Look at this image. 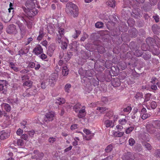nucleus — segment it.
<instances>
[{"mask_svg": "<svg viewBox=\"0 0 160 160\" xmlns=\"http://www.w3.org/2000/svg\"><path fill=\"white\" fill-rule=\"evenodd\" d=\"M78 7L72 2H69L66 5V12L68 14L74 18L77 17L78 15Z\"/></svg>", "mask_w": 160, "mask_h": 160, "instance_id": "obj_1", "label": "nucleus"}, {"mask_svg": "<svg viewBox=\"0 0 160 160\" xmlns=\"http://www.w3.org/2000/svg\"><path fill=\"white\" fill-rule=\"evenodd\" d=\"M55 116L54 112L51 111L48 112L46 113L44 118V120L47 122H52L54 119Z\"/></svg>", "mask_w": 160, "mask_h": 160, "instance_id": "obj_2", "label": "nucleus"}, {"mask_svg": "<svg viewBox=\"0 0 160 160\" xmlns=\"http://www.w3.org/2000/svg\"><path fill=\"white\" fill-rule=\"evenodd\" d=\"M33 153L34 155H32V158L36 159V160H41L44 156V154L38 150H34Z\"/></svg>", "mask_w": 160, "mask_h": 160, "instance_id": "obj_3", "label": "nucleus"}, {"mask_svg": "<svg viewBox=\"0 0 160 160\" xmlns=\"http://www.w3.org/2000/svg\"><path fill=\"white\" fill-rule=\"evenodd\" d=\"M33 52L35 55L38 56L43 52V49L39 44H38L34 48Z\"/></svg>", "mask_w": 160, "mask_h": 160, "instance_id": "obj_4", "label": "nucleus"}, {"mask_svg": "<svg viewBox=\"0 0 160 160\" xmlns=\"http://www.w3.org/2000/svg\"><path fill=\"white\" fill-rule=\"evenodd\" d=\"M122 158V160H134L135 157L132 153L128 152L123 154Z\"/></svg>", "mask_w": 160, "mask_h": 160, "instance_id": "obj_5", "label": "nucleus"}, {"mask_svg": "<svg viewBox=\"0 0 160 160\" xmlns=\"http://www.w3.org/2000/svg\"><path fill=\"white\" fill-rule=\"evenodd\" d=\"M10 135V133L5 130L1 131L0 132V139L4 140L8 138Z\"/></svg>", "mask_w": 160, "mask_h": 160, "instance_id": "obj_6", "label": "nucleus"}, {"mask_svg": "<svg viewBox=\"0 0 160 160\" xmlns=\"http://www.w3.org/2000/svg\"><path fill=\"white\" fill-rule=\"evenodd\" d=\"M7 32L9 34H16L17 32L15 25H9L8 27L6 29Z\"/></svg>", "mask_w": 160, "mask_h": 160, "instance_id": "obj_7", "label": "nucleus"}, {"mask_svg": "<svg viewBox=\"0 0 160 160\" xmlns=\"http://www.w3.org/2000/svg\"><path fill=\"white\" fill-rule=\"evenodd\" d=\"M146 128L147 131L150 133H153L156 131V128L154 125H153V124L152 123L147 124Z\"/></svg>", "mask_w": 160, "mask_h": 160, "instance_id": "obj_8", "label": "nucleus"}, {"mask_svg": "<svg viewBox=\"0 0 160 160\" xmlns=\"http://www.w3.org/2000/svg\"><path fill=\"white\" fill-rule=\"evenodd\" d=\"M7 84L6 80H0V92L2 91L3 93L6 92Z\"/></svg>", "mask_w": 160, "mask_h": 160, "instance_id": "obj_9", "label": "nucleus"}, {"mask_svg": "<svg viewBox=\"0 0 160 160\" xmlns=\"http://www.w3.org/2000/svg\"><path fill=\"white\" fill-rule=\"evenodd\" d=\"M85 109V107L82 106L81 109L78 111V116L79 118H82L86 116V112Z\"/></svg>", "mask_w": 160, "mask_h": 160, "instance_id": "obj_10", "label": "nucleus"}, {"mask_svg": "<svg viewBox=\"0 0 160 160\" xmlns=\"http://www.w3.org/2000/svg\"><path fill=\"white\" fill-rule=\"evenodd\" d=\"M9 67L15 72H18L20 70L19 68L17 67V64L13 62L9 63Z\"/></svg>", "mask_w": 160, "mask_h": 160, "instance_id": "obj_11", "label": "nucleus"}, {"mask_svg": "<svg viewBox=\"0 0 160 160\" xmlns=\"http://www.w3.org/2000/svg\"><path fill=\"white\" fill-rule=\"evenodd\" d=\"M47 30L48 32L50 34H52L54 31V25L52 23H49L47 25Z\"/></svg>", "mask_w": 160, "mask_h": 160, "instance_id": "obj_12", "label": "nucleus"}, {"mask_svg": "<svg viewBox=\"0 0 160 160\" xmlns=\"http://www.w3.org/2000/svg\"><path fill=\"white\" fill-rule=\"evenodd\" d=\"M37 91L36 88H35V92L34 93H30L29 92H28V91L27 90L23 93L22 95L24 98H27L31 96L35 95L37 93Z\"/></svg>", "mask_w": 160, "mask_h": 160, "instance_id": "obj_13", "label": "nucleus"}, {"mask_svg": "<svg viewBox=\"0 0 160 160\" xmlns=\"http://www.w3.org/2000/svg\"><path fill=\"white\" fill-rule=\"evenodd\" d=\"M128 120V118L125 116L124 118L120 119L118 120V122L121 125H124L127 123Z\"/></svg>", "mask_w": 160, "mask_h": 160, "instance_id": "obj_14", "label": "nucleus"}, {"mask_svg": "<svg viewBox=\"0 0 160 160\" xmlns=\"http://www.w3.org/2000/svg\"><path fill=\"white\" fill-rule=\"evenodd\" d=\"M2 108L5 110L6 112H9L11 110V107L10 105L6 103H3L1 105Z\"/></svg>", "mask_w": 160, "mask_h": 160, "instance_id": "obj_15", "label": "nucleus"}, {"mask_svg": "<svg viewBox=\"0 0 160 160\" xmlns=\"http://www.w3.org/2000/svg\"><path fill=\"white\" fill-rule=\"evenodd\" d=\"M112 134L114 136L117 137H121L123 136L124 134L123 132L119 131H116L114 130L112 131Z\"/></svg>", "mask_w": 160, "mask_h": 160, "instance_id": "obj_16", "label": "nucleus"}, {"mask_svg": "<svg viewBox=\"0 0 160 160\" xmlns=\"http://www.w3.org/2000/svg\"><path fill=\"white\" fill-rule=\"evenodd\" d=\"M104 123L106 127L107 128L110 127L111 126V127L112 128L114 126L112 121V120H110L108 119L104 120Z\"/></svg>", "mask_w": 160, "mask_h": 160, "instance_id": "obj_17", "label": "nucleus"}, {"mask_svg": "<svg viewBox=\"0 0 160 160\" xmlns=\"http://www.w3.org/2000/svg\"><path fill=\"white\" fill-rule=\"evenodd\" d=\"M112 82V85L114 87H118L120 85V81L118 78H114Z\"/></svg>", "mask_w": 160, "mask_h": 160, "instance_id": "obj_18", "label": "nucleus"}, {"mask_svg": "<svg viewBox=\"0 0 160 160\" xmlns=\"http://www.w3.org/2000/svg\"><path fill=\"white\" fill-rule=\"evenodd\" d=\"M82 107L80 103H78L73 107V108L74 111L77 113L81 109Z\"/></svg>", "mask_w": 160, "mask_h": 160, "instance_id": "obj_19", "label": "nucleus"}, {"mask_svg": "<svg viewBox=\"0 0 160 160\" xmlns=\"http://www.w3.org/2000/svg\"><path fill=\"white\" fill-rule=\"evenodd\" d=\"M38 12V10L36 8H32L29 11V16L31 17L37 14Z\"/></svg>", "mask_w": 160, "mask_h": 160, "instance_id": "obj_20", "label": "nucleus"}, {"mask_svg": "<svg viewBox=\"0 0 160 160\" xmlns=\"http://www.w3.org/2000/svg\"><path fill=\"white\" fill-rule=\"evenodd\" d=\"M157 107V104L156 102L154 101H152L150 103L148 106L147 107L148 109H150V108L152 109H154Z\"/></svg>", "mask_w": 160, "mask_h": 160, "instance_id": "obj_21", "label": "nucleus"}, {"mask_svg": "<svg viewBox=\"0 0 160 160\" xmlns=\"http://www.w3.org/2000/svg\"><path fill=\"white\" fill-rule=\"evenodd\" d=\"M69 71L67 66H63L62 69V74L63 76H67L68 74Z\"/></svg>", "mask_w": 160, "mask_h": 160, "instance_id": "obj_22", "label": "nucleus"}, {"mask_svg": "<svg viewBox=\"0 0 160 160\" xmlns=\"http://www.w3.org/2000/svg\"><path fill=\"white\" fill-rule=\"evenodd\" d=\"M115 1L114 0H110L108 1L107 2V5L109 7L114 8L115 6Z\"/></svg>", "mask_w": 160, "mask_h": 160, "instance_id": "obj_23", "label": "nucleus"}, {"mask_svg": "<svg viewBox=\"0 0 160 160\" xmlns=\"http://www.w3.org/2000/svg\"><path fill=\"white\" fill-rule=\"evenodd\" d=\"M119 68L122 70L125 69L127 68V64L124 62H120L118 64Z\"/></svg>", "mask_w": 160, "mask_h": 160, "instance_id": "obj_24", "label": "nucleus"}, {"mask_svg": "<svg viewBox=\"0 0 160 160\" xmlns=\"http://www.w3.org/2000/svg\"><path fill=\"white\" fill-rule=\"evenodd\" d=\"M17 23L21 33H24L25 32V27L23 24L20 22H18Z\"/></svg>", "mask_w": 160, "mask_h": 160, "instance_id": "obj_25", "label": "nucleus"}, {"mask_svg": "<svg viewBox=\"0 0 160 160\" xmlns=\"http://www.w3.org/2000/svg\"><path fill=\"white\" fill-rule=\"evenodd\" d=\"M79 45V44L77 41L73 42L70 45L72 47L70 48L71 49H73L75 50H77V48Z\"/></svg>", "mask_w": 160, "mask_h": 160, "instance_id": "obj_26", "label": "nucleus"}, {"mask_svg": "<svg viewBox=\"0 0 160 160\" xmlns=\"http://www.w3.org/2000/svg\"><path fill=\"white\" fill-rule=\"evenodd\" d=\"M22 20L23 21V22L25 24H26L28 28H31L32 27V23L31 22L28 21L22 18Z\"/></svg>", "mask_w": 160, "mask_h": 160, "instance_id": "obj_27", "label": "nucleus"}, {"mask_svg": "<svg viewBox=\"0 0 160 160\" xmlns=\"http://www.w3.org/2000/svg\"><path fill=\"white\" fill-rule=\"evenodd\" d=\"M146 42L148 45H152L155 42L154 39L151 38H148L146 39Z\"/></svg>", "mask_w": 160, "mask_h": 160, "instance_id": "obj_28", "label": "nucleus"}, {"mask_svg": "<svg viewBox=\"0 0 160 160\" xmlns=\"http://www.w3.org/2000/svg\"><path fill=\"white\" fill-rule=\"evenodd\" d=\"M57 31L58 32L57 33V35L64 36L65 33V30L64 28L59 27L58 28Z\"/></svg>", "mask_w": 160, "mask_h": 160, "instance_id": "obj_29", "label": "nucleus"}, {"mask_svg": "<svg viewBox=\"0 0 160 160\" xmlns=\"http://www.w3.org/2000/svg\"><path fill=\"white\" fill-rule=\"evenodd\" d=\"M153 125H154L156 128L160 129V121L155 120L152 122Z\"/></svg>", "mask_w": 160, "mask_h": 160, "instance_id": "obj_30", "label": "nucleus"}, {"mask_svg": "<svg viewBox=\"0 0 160 160\" xmlns=\"http://www.w3.org/2000/svg\"><path fill=\"white\" fill-rule=\"evenodd\" d=\"M71 88V85L70 83H67L66 84L64 87V90L66 92L68 93L70 92V89Z\"/></svg>", "mask_w": 160, "mask_h": 160, "instance_id": "obj_31", "label": "nucleus"}, {"mask_svg": "<svg viewBox=\"0 0 160 160\" xmlns=\"http://www.w3.org/2000/svg\"><path fill=\"white\" fill-rule=\"evenodd\" d=\"M58 77V73H52L51 76L49 78L53 80L54 81H56Z\"/></svg>", "mask_w": 160, "mask_h": 160, "instance_id": "obj_32", "label": "nucleus"}, {"mask_svg": "<svg viewBox=\"0 0 160 160\" xmlns=\"http://www.w3.org/2000/svg\"><path fill=\"white\" fill-rule=\"evenodd\" d=\"M97 49L98 52L100 53H102L104 52L105 49L104 47L102 46H98L97 47Z\"/></svg>", "mask_w": 160, "mask_h": 160, "instance_id": "obj_33", "label": "nucleus"}, {"mask_svg": "<svg viewBox=\"0 0 160 160\" xmlns=\"http://www.w3.org/2000/svg\"><path fill=\"white\" fill-rule=\"evenodd\" d=\"M81 33V31L79 30H75V33L72 35V37L74 39L77 38Z\"/></svg>", "mask_w": 160, "mask_h": 160, "instance_id": "obj_34", "label": "nucleus"}, {"mask_svg": "<svg viewBox=\"0 0 160 160\" xmlns=\"http://www.w3.org/2000/svg\"><path fill=\"white\" fill-rule=\"evenodd\" d=\"M39 35L38 36L37 39V40L38 41L41 40L42 39V38L44 37V36L45 35L44 34V33L42 31L40 30L39 31Z\"/></svg>", "mask_w": 160, "mask_h": 160, "instance_id": "obj_35", "label": "nucleus"}, {"mask_svg": "<svg viewBox=\"0 0 160 160\" xmlns=\"http://www.w3.org/2000/svg\"><path fill=\"white\" fill-rule=\"evenodd\" d=\"M150 82L152 83L151 84L158 85V80L156 77H153L152 78Z\"/></svg>", "mask_w": 160, "mask_h": 160, "instance_id": "obj_36", "label": "nucleus"}, {"mask_svg": "<svg viewBox=\"0 0 160 160\" xmlns=\"http://www.w3.org/2000/svg\"><path fill=\"white\" fill-rule=\"evenodd\" d=\"M93 136L94 134L92 133V134L83 136V139L86 140H89L92 138V137H93Z\"/></svg>", "mask_w": 160, "mask_h": 160, "instance_id": "obj_37", "label": "nucleus"}, {"mask_svg": "<svg viewBox=\"0 0 160 160\" xmlns=\"http://www.w3.org/2000/svg\"><path fill=\"white\" fill-rule=\"evenodd\" d=\"M132 110V107L130 106H128L123 108V111L125 112L129 113Z\"/></svg>", "mask_w": 160, "mask_h": 160, "instance_id": "obj_38", "label": "nucleus"}, {"mask_svg": "<svg viewBox=\"0 0 160 160\" xmlns=\"http://www.w3.org/2000/svg\"><path fill=\"white\" fill-rule=\"evenodd\" d=\"M113 112L112 111H110L106 113L105 115L104 116V117L105 118V117H108L109 119H110L113 117Z\"/></svg>", "mask_w": 160, "mask_h": 160, "instance_id": "obj_39", "label": "nucleus"}, {"mask_svg": "<svg viewBox=\"0 0 160 160\" xmlns=\"http://www.w3.org/2000/svg\"><path fill=\"white\" fill-rule=\"evenodd\" d=\"M32 82L31 81H28L25 82L23 84V86H27L30 87L32 86Z\"/></svg>", "mask_w": 160, "mask_h": 160, "instance_id": "obj_40", "label": "nucleus"}, {"mask_svg": "<svg viewBox=\"0 0 160 160\" xmlns=\"http://www.w3.org/2000/svg\"><path fill=\"white\" fill-rule=\"evenodd\" d=\"M65 102V100L63 98H59L58 99L56 103L59 105L63 104Z\"/></svg>", "mask_w": 160, "mask_h": 160, "instance_id": "obj_41", "label": "nucleus"}, {"mask_svg": "<svg viewBox=\"0 0 160 160\" xmlns=\"http://www.w3.org/2000/svg\"><path fill=\"white\" fill-rule=\"evenodd\" d=\"M143 97L142 93L141 92H138L136 94L135 97L138 99H140Z\"/></svg>", "mask_w": 160, "mask_h": 160, "instance_id": "obj_42", "label": "nucleus"}, {"mask_svg": "<svg viewBox=\"0 0 160 160\" xmlns=\"http://www.w3.org/2000/svg\"><path fill=\"white\" fill-rule=\"evenodd\" d=\"M63 36L57 35L56 40L59 43H60L62 42V38Z\"/></svg>", "mask_w": 160, "mask_h": 160, "instance_id": "obj_43", "label": "nucleus"}, {"mask_svg": "<svg viewBox=\"0 0 160 160\" xmlns=\"http://www.w3.org/2000/svg\"><path fill=\"white\" fill-rule=\"evenodd\" d=\"M112 149V145H108L105 148V151L107 152H110Z\"/></svg>", "mask_w": 160, "mask_h": 160, "instance_id": "obj_44", "label": "nucleus"}, {"mask_svg": "<svg viewBox=\"0 0 160 160\" xmlns=\"http://www.w3.org/2000/svg\"><path fill=\"white\" fill-rule=\"evenodd\" d=\"M134 129V127H130L127 128L125 131V132L127 134H129Z\"/></svg>", "mask_w": 160, "mask_h": 160, "instance_id": "obj_45", "label": "nucleus"}, {"mask_svg": "<svg viewBox=\"0 0 160 160\" xmlns=\"http://www.w3.org/2000/svg\"><path fill=\"white\" fill-rule=\"evenodd\" d=\"M17 144L18 146H22L24 145V141L21 139H18L17 140Z\"/></svg>", "mask_w": 160, "mask_h": 160, "instance_id": "obj_46", "label": "nucleus"}, {"mask_svg": "<svg viewBox=\"0 0 160 160\" xmlns=\"http://www.w3.org/2000/svg\"><path fill=\"white\" fill-rule=\"evenodd\" d=\"M142 54V52L140 50H137L135 51L134 52V55L138 57H139L141 56Z\"/></svg>", "mask_w": 160, "mask_h": 160, "instance_id": "obj_47", "label": "nucleus"}, {"mask_svg": "<svg viewBox=\"0 0 160 160\" xmlns=\"http://www.w3.org/2000/svg\"><path fill=\"white\" fill-rule=\"evenodd\" d=\"M107 109V108H106L104 107H98L97 108V110H98L101 113H104V112Z\"/></svg>", "mask_w": 160, "mask_h": 160, "instance_id": "obj_48", "label": "nucleus"}, {"mask_svg": "<svg viewBox=\"0 0 160 160\" xmlns=\"http://www.w3.org/2000/svg\"><path fill=\"white\" fill-rule=\"evenodd\" d=\"M103 26V23L101 22H97L95 24V26L98 28H102Z\"/></svg>", "mask_w": 160, "mask_h": 160, "instance_id": "obj_49", "label": "nucleus"}, {"mask_svg": "<svg viewBox=\"0 0 160 160\" xmlns=\"http://www.w3.org/2000/svg\"><path fill=\"white\" fill-rule=\"evenodd\" d=\"M106 67L107 68L109 69L111 67L112 64L111 62H110L108 60H106L105 63Z\"/></svg>", "mask_w": 160, "mask_h": 160, "instance_id": "obj_50", "label": "nucleus"}, {"mask_svg": "<svg viewBox=\"0 0 160 160\" xmlns=\"http://www.w3.org/2000/svg\"><path fill=\"white\" fill-rule=\"evenodd\" d=\"M62 44V45L61 46V48L62 49L64 50L67 48L68 47L67 43L65 42H62L61 43Z\"/></svg>", "mask_w": 160, "mask_h": 160, "instance_id": "obj_51", "label": "nucleus"}, {"mask_svg": "<svg viewBox=\"0 0 160 160\" xmlns=\"http://www.w3.org/2000/svg\"><path fill=\"white\" fill-rule=\"evenodd\" d=\"M56 81H53L52 79L49 78V84L51 87H53L54 86Z\"/></svg>", "mask_w": 160, "mask_h": 160, "instance_id": "obj_52", "label": "nucleus"}, {"mask_svg": "<svg viewBox=\"0 0 160 160\" xmlns=\"http://www.w3.org/2000/svg\"><path fill=\"white\" fill-rule=\"evenodd\" d=\"M135 142L134 139L132 138H130L128 140L129 145L131 146H132L135 143Z\"/></svg>", "mask_w": 160, "mask_h": 160, "instance_id": "obj_53", "label": "nucleus"}, {"mask_svg": "<svg viewBox=\"0 0 160 160\" xmlns=\"http://www.w3.org/2000/svg\"><path fill=\"white\" fill-rule=\"evenodd\" d=\"M151 115L148 113H143L142 116V118L143 120L147 118L150 117Z\"/></svg>", "mask_w": 160, "mask_h": 160, "instance_id": "obj_54", "label": "nucleus"}, {"mask_svg": "<svg viewBox=\"0 0 160 160\" xmlns=\"http://www.w3.org/2000/svg\"><path fill=\"white\" fill-rule=\"evenodd\" d=\"M47 81H44L42 82L41 84V88L42 89H45L46 88Z\"/></svg>", "mask_w": 160, "mask_h": 160, "instance_id": "obj_55", "label": "nucleus"}, {"mask_svg": "<svg viewBox=\"0 0 160 160\" xmlns=\"http://www.w3.org/2000/svg\"><path fill=\"white\" fill-rule=\"evenodd\" d=\"M144 146L148 150H151L152 149V147L151 145L148 143L145 142L144 143Z\"/></svg>", "mask_w": 160, "mask_h": 160, "instance_id": "obj_56", "label": "nucleus"}, {"mask_svg": "<svg viewBox=\"0 0 160 160\" xmlns=\"http://www.w3.org/2000/svg\"><path fill=\"white\" fill-rule=\"evenodd\" d=\"M41 55L40 56V58L43 60L46 61L45 60L47 58V57L45 54L43 53L40 54Z\"/></svg>", "mask_w": 160, "mask_h": 160, "instance_id": "obj_57", "label": "nucleus"}, {"mask_svg": "<svg viewBox=\"0 0 160 160\" xmlns=\"http://www.w3.org/2000/svg\"><path fill=\"white\" fill-rule=\"evenodd\" d=\"M23 132V131L20 128L18 129L16 132V133L18 136H21Z\"/></svg>", "mask_w": 160, "mask_h": 160, "instance_id": "obj_58", "label": "nucleus"}, {"mask_svg": "<svg viewBox=\"0 0 160 160\" xmlns=\"http://www.w3.org/2000/svg\"><path fill=\"white\" fill-rule=\"evenodd\" d=\"M151 95L150 93H148L146 95L145 98V101H148L150 99Z\"/></svg>", "mask_w": 160, "mask_h": 160, "instance_id": "obj_59", "label": "nucleus"}, {"mask_svg": "<svg viewBox=\"0 0 160 160\" xmlns=\"http://www.w3.org/2000/svg\"><path fill=\"white\" fill-rule=\"evenodd\" d=\"M88 37V35L85 33H83V36H82L80 39L81 41H84Z\"/></svg>", "mask_w": 160, "mask_h": 160, "instance_id": "obj_60", "label": "nucleus"}, {"mask_svg": "<svg viewBox=\"0 0 160 160\" xmlns=\"http://www.w3.org/2000/svg\"><path fill=\"white\" fill-rule=\"evenodd\" d=\"M40 67L41 65L38 62H37L36 63H35V67L34 68L36 70H39Z\"/></svg>", "mask_w": 160, "mask_h": 160, "instance_id": "obj_61", "label": "nucleus"}, {"mask_svg": "<svg viewBox=\"0 0 160 160\" xmlns=\"http://www.w3.org/2000/svg\"><path fill=\"white\" fill-rule=\"evenodd\" d=\"M21 79L22 81H24L29 79V77L27 75L25 74L21 77Z\"/></svg>", "mask_w": 160, "mask_h": 160, "instance_id": "obj_62", "label": "nucleus"}, {"mask_svg": "<svg viewBox=\"0 0 160 160\" xmlns=\"http://www.w3.org/2000/svg\"><path fill=\"white\" fill-rule=\"evenodd\" d=\"M56 141V138L53 137H50L48 139V141L50 143H53Z\"/></svg>", "mask_w": 160, "mask_h": 160, "instance_id": "obj_63", "label": "nucleus"}, {"mask_svg": "<svg viewBox=\"0 0 160 160\" xmlns=\"http://www.w3.org/2000/svg\"><path fill=\"white\" fill-rule=\"evenodd\" d=\"M154 154L156 157L160 158V149L156 150Z\"/></svg>", "mask_w": 160, "mask_h": 160, "instance_id": "obj_64", "label": "nucleus"}]
</instances>
